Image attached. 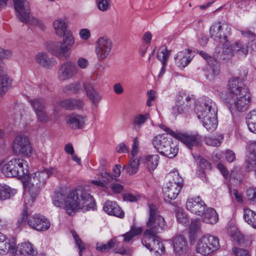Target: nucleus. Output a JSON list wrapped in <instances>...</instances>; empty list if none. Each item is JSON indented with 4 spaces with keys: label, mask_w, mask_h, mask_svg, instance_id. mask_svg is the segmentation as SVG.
<instances>
[{
    "label": "nucleus",
    "mask_w": 256,
    "mask_h": 256,
    "mask_svg": "<svg viewBox=\"0 0 256 256\" xmlns=\"http://www.w3.org/2000/svg\"><path fill=\"white\" fill-rule=\"evenodd\" d=\"M52 203L54 206L64 208L68 215L79 210H94L96 207L93 197L81 190H71L66 194L62 191L56 192Z\"/></svg>",
    "instance_id": "nucleus-1"
},
{
    "label": "nucleus",
    "mask_w": 256,
    "mask_h": 256,
    "mask_svg": "<svg viewBox=\"0 0 256 256\" xmlns=\"http://www.w3.org/2000/svg\"><path fill=\"white\" fill-rule=\"evenodd\" d=\"M248 72L244 70L238 78H232L228 84V103L232 112H243L248 108L251 96L248 88L240 80L246 77Z\"/></svg>",
    "instance_id": "nucleus-2"
},
{
    "label": "nucleus",
    "mask_w": 256,
    "mask_h": 256,
    "mask_svg": "<svg viewBox=\"0 0 256 256\" xmlns=\"http://www.w3.org/2000/svg\"><path fill=\"white\" fill-rule=\"evenodd\" d=\"M149 218L146 224V229L144 234L142 242L150 252L158 240L156 234L166 228L164 218L157 214V208L155 205L149 204Z\"/></svg>",
    "instance_id": "nucleus-3"
},
{
    "label": "nucleus",
    "mask_w": 256,
    "mask_h": 256,
    "mask_svg": "<svg viewBox=\"0 0 256 256\" xmlns=\"http://www.w3.org/2000/svg\"><path fill=\"white\" fill-rule=\"evenodd\" d=\"M154 148L162 156L173 158L176 156L178 148L168 134H158L152 141Z\"/></svg>",
    "instance_id": "nucleus-4"
},
{
    "label": "nucleus",
    "mask_w": 256,
    "mask_h": 256,
    "mask_svg": "<svg viewBox=\"0 0 256 256\" xmlns=\"http://www.w3.org/2000/svg\"><path fill=\"white\" fill-rule=\"evenodd\" d=\"M28 162L24 159L14 158L7 163L2 164L1 168L2 172L8 177L22 176L28 174Z\"/></svg>",
    "instance_id": "nucleus-5"
},
{
    "label": "nucleus",
    "mask_w": 256,
    "mask_h": 256,
    "mask_svg": "<svg viewBox=\"0 0 256 256\" xmlns=\"http://www.w3.org/2000/svg\"><path fill=\"white\" fill-rule=\"evenodd\" d=\"M79 72V68L76 64L71 60L62 62L58 71V78L60 81L64 82L76 76Z\"/></svg>",
    "instance_id": "nucleus-6"
},
{
    "label": "nucleus",
    "mask_w": 256,
    "mask_h": 256,
    "mask_svg": "<svg viewBox=\"0 0 256 256\" xmlns=\"http://www.w3.org/2000/svg\"><path fill=\"white\" fill-rule=\"evenodd\" d=\"M228 30V26L226 24L216 22L210 27V34L215 41L224 42H227V34L229 32Z\"/></svg>",
    "instance_id": "nucleus-7"
},
{
    "label": "nucleus",
    "mask_w": 256,
    "mask_h": 256,
    "mask_svg": "<svg viewBox=\"0 0 256 256\" xmlns=\"http://www.w3.org/2000/svg\"><path fill=\"white\" fill-rule=\"evenodd\" d=\"M112 47L111 40L108 37L100 38L96 42V52L98 60L102 61L107 58L110 55Z\"/></svg>",
    "instance_id": "nucleus-8"
},
{
    "label": "nucleus",
    "mask_w": 256,
    "mask_h": 256,
    "mask_svg": "<svg viewBox=\"0 0 256 256\" xmlns=\"http://www.w3.org/2000/svg\"><path fill=\"white\" fill-rule=\"evenodd\" d=\"M172 136L182 142L190 150L200 146L202 142L201 136L197 133L188 134L172 132Z\"/></svg>",
    "instance_id": "nucleus-9"
},
{
    "label": "nucleus",
    "mask_w": 256,
    "mask_h": 256,
    "mask_svg": "<svg viewBox=\"0 0 256 256\" xmlns=\"http://www.w3.org/2000/svg\"><path fill=\"white\" fill-rule=\"evenodd\" d=\"M13 2L18 18L21 22L28 24L30 21V12L29 2L26 0H18Z\"/></svg>",
    "instance_id": "nucleus-10"
},
{
    "label": "nucleus",
    "mask_w": 256,
    "mask_h": 256,
    "mask_svg": "<svg viewBox=\"0 0 256 256\" xmlns=\"http://www.w3.org/2000/svg\"><path fill=\"white\" fill-rule=\"evenodd\" d=\"M12 147L15 152L18 154L28 156L32 152L29 140L24 136H17L15 138Z\"/></svg>",
    "instance_id": "nucleus-11"
},
{
    "label": "nucleus",
    "mask_w": 256,
    "mask_h": 256,
    "mask_svg": "<svg viewBox=\"0 0 256 256\" xmlns=\"http://www.w3.org/2000/svg\"><path fill=\"white\" fill-rule=\"evenodd\" d=\"M214 110L216 112H217L215 103L209 98L204 100L196 106V111L199 119L204 118L209 116Z\"/></svg>",
    "instance_id": "nucleus-12"
},
{
    "label": "nucleus",
    "mask_w": 256,
    "mask_h": 256,
    "mask_svg": "<svg viewBox=\"0 0 256 256\" xmlns=\"http://www.w3.org/2000/svg\"><path fill=\"white\" fill-rule=\"evenodd\" d=\"M56 172L54 168H44L42 170L37 171L32 174L29 177L32 184H36L43 186L46 183V180Z\"/></svg>",
    "instance_id": "nucleus-13"
},
{
    "label": "nucleus",
    "mask_w": 256,
    "mask_h": 256,
    "mask_svg": "<svg viewBox=\"0 0 256 256\" xmlns=\"http://www.w3.org/2000/svg\"><path fill=\"white\" fill-rule=\"evenodd\" d=\"M28 224L31 228L38 231L46 230L50 226L48 220L39 214L30 216L28 219Z\"/></svg>",
    "instance_id": "nucleus-14"
},
{
    "label": "nucleus",
    "mask_w": 256,
    "mask_h": 256,
    "mask_svg": "<svg viewBox=\"0 0 256 256\" xmlns=\"http://www.w3.org/2000/svg\"><path fill=\"white\" fill-rule=\"evenodd\" d=\"M46 48L52 55L62 59L66 58V54L70 50L62 42H49Z\"/></svg>",
    "instance_id": "nucleus-15"
},
{
    "label": "nucleus",
    "mask_w": 256,
    "mask_h": 256,
    "mask_svg": "<svg viewBox=\"0 0 256 256\" xmlns=\"http://www.w3.org/2000/svg\"><path fill=\"white\" fill-rule=\"evenodd\" d=\"M173 250L177 256L184 255L188 250V244L186 238L182 235H177L172 239Z\"/></svg>",
    "instance_id": "nucleus-16"
},
{
    "label": "nucleus",
    "mask_w": 256,
    "mask_h": 256,
    "mask_svg": "<svg viewBox=\"0 0 256 256\" xmlns=\"http://www.w3.org/2000/svg\"><path fill=\"white\" fill-rule=\"evenodd\" d=\"M188 210L198 216H202L206 210V204L200 196L188 198L186 203Z\"/></svg>",
    "instance_id": "nucleus-17"
},
{
    "label": "nucleus",
    "mask_w": 256,
    "mask_h": 256,
    "mask_svg": "<svg viewBox=\"0 0 256 256\" xmlns=\"http://www.w3.org/2000/svg\"><path fill=\"white\" fill-rule=\"evenodd\" d=\"M35 60L40 66L46 69H50L54 65V58H50L46 52L38 53L35 56Z\"/></svg>",
    "instance_id": "nucleus-18"
},
{
    "label": "nucleus",
    "mask_w": 256,
    "mask_h": 256,
    "mask_svg": "<svg viewBox=\"0 0 256 256\" xmlns=\"http://www.w3.org/2000/svg\"><path fill=\"white\" fill-rule=\"evenodd\" d=\"M104 210L108 214L112 215L118 218H123L124 216V212L117 204L112 201H106L103 208Z\"/></svg>",
    "instance_id": "nucleus-19"
},
{
    "label": "nucleus",
    "mask_w": 256,
    "mask_h": 256,
    "mask_svg": "<svg viewBox=\"0 0 256 256\" xmlns=\"http://www.w3.org/2000/svg\"><path fill=\"white\" fill-rule=\"evenodd\" d=\"M176 64L180 68L186 67L192 60L190 51L188 49L179 52L175 56Z\"/></svg>",
    "instance_id": "nucleus-20"
},
{
    "label": "nucleus",
    "mask_w": 256,
    "mask_h": 256,
    "mask_svg": "<svg viewBox=\"0 0 256 256\" xmlns=\"http://www.w3.org/2000/svg\"><path fill=\"white\" fill-rule=\"evenodd\" d=\"M84 88L88 98L95 106H98L102 98V96L94 88L93 86L88 83H84Z\"/></svg>",
    "instance_id": "nucleus-21"
},
{
    "label": "nucleus",
    "mask_w": 256,
    "mask_h": 256,
    "mask_svg": "<svg viewBox=\"0 0 256 256\" xmlns=\"http://www.w3.org/2000/svg\"><path fill=\"white\" fill-rule=\"evenodd\" d=\"M66 120L69 126L72 129L81 128L84 126L85 117L72 114L67 116Z\"/></svg>",
    "instance_id": "nucleus-22"
},
{
    "label": "nucleus",
    "mask_w": 256,
    "mask_h": 256,
    "mask_svg": "<svg viewBox=\"0 0 256 256\" xmlns=\"http://www.w3.org/2000/svg\"><path fill=\"white\" fill-rule=\"evenodd\" d=\"M182 186L176 184V182H168L164 190V196L170 200L175 199L178 196Z\"/></svg>",
    "instance_id": "nucleus-23"
},
{
    "label": "nucleus",
    "mask_w": 256,
    "mask_h": 256,
    "mask_svg": "<svg viewBox=\"0 0 256 256\" xmlns=\"http://www.w3.org/2000/svg\"><path fill=\"white\" fill-rule=\"evenodd\" d=\"M6 68L3 67L0 72V95L4 94L12 86V80L6 72Z\"/></svg>",
    "instance_id": "nucleus-24"
},
{
    "label": "nucleus",
    "mask_w": 256,
    "mask_h": 256,
    "mask_svg": "<svg viewBox=\"0 0 256 256\" xmlns=\"http://www.w3.org/2000/svg\"><path fill=\"white\" fill-rule=\"evenodd\" d=\"M183 95L184 94L180 93L177 98L176 105L172 108V113L174 116L186 112L190 108V104H184L182 103L183 102Z\"/></svg>",
    "instance_id": "nucleus-25"
},
{
    "label": "nucleus",
    "mask_w": 256,
    "mask_h": 256,
    "mask_svg": "<svg viewBox=\"0 0 256 256\" xmlns=\"http://www.w3.org/2000/svg\"><path fill=\"white\" fill-rule=\"evenodd\" d=\"M217 112H216L214 110L210 114V115L202 118L203 126L210 132L214 131L218 126V120L216 118Z\"/></svg>",
    "instance_id": "nucleus-26"
},
{
    "label": "nucleus",
    "mask_w": 256,
    "mask_h": 256,
    "mask_svg": "<svg viewBox=\"0 0 256 256\" xmlns=\"http://www.w3.org/2000/svg\"><path fill=\"white\" fill-rule=\"evenodd\" d=\"M226 42H224L223 48L221 50L220 46H217L216 48V52L218 53V57L224 60L228 58L229 56H232L235 54L233 44L230 46Z\"/></svg>",
    "instance_id": "nucleus-27"
},
{
    "label": "nucleus",
    "mask_w": 256,
    "mask_h": 256,
    "mask_svg": "<svg viewBox=\"0 0 256 256\" xmlns=\"http://www.w3.org/2000/svg\"><path fill=\"white\" fill-rule=\"evenodd\" d=\"M84 102L82 100L74 98H68L61 101L60 103V106L67 110L80 108L83 106Z\"/></svg>",
    "instance_id": "nucleus-28"
},
{
    "label": "nucleus",
    "mask_w": 256,
    "mask_h": 256,
    "mask_svg": "<svg viewBox=\"0 0 256 256\" xmlns=\"http://www.w3.org/2000/svg\"><path fill=\"white\" fill-rule=\"evenodd\" d=\"M202 220L203 222L214 224L218 220V216L216 211L212 208H208L204 212Z\"/></svg>",
    "instance_id": "nucleus-29"
},
{
    "label": "nucleus",
    "mask_w": 256,
    "mask_h": 256,
    "mask_svg": "<svg viewBox=\"0 0 256 256\" xmlns=\"http://www.w3.org/2000/svg\"><path fill=\"white\" fill-rule=\"evenodd\" d=\"M32 246L29 242H23L19 244L14 251V252L17 254L24 256L34 255L36 254Z\"/></svg>",
    "instance_id": "nucleus-30"
},
{
    "label": "nucleus",
    "mask_w": 256,
    "mask_h": 256,
    "mask_svg": "<svg viewBox=\"0 0 256 256\" xmlns=\"http://www.w3.org/2000/svg\"><path fill=\"white\" fill-rule=\"evenodd\" d=\"M52 26L55 34L60 37H62L66 32L69 30L67 28V24L65 21L61 18L56 20L53 22Z\"/></svg>",
    "instance_id": "nucleus-31"
},
{
    "label": "nucleus",
    "mask_w": 256,
    "mask_h": 256,
    "mask_svg": "<svg viewBox=\"0 0 256 256\" xmlns=\"http://www.w3.org/2000/svg\"><path fill=\"white\" fill-rule=\"evenodd\" d=\"M199 54L204 59H205L210 66L212 74L214 76L218 75L220 72V65L218 63L214 60V58L209 56L206 52L204 51H200Z\"/></svg>",
    "instance_id": "nucleus-32"
},
{
    "label": "nucleus",
    "mask_w": 256,
    "mask_h": 256,
    "mask_svg": "<svg viewBox=\"0 0 256 256\" xmlns=\"http://www.w3.org/2000/svg\"><path fill=\"white\" fill-rule=\"evenodd\" d=\"M6 236L0 232V254H4L10 251L14 253L16 246L14 244H10V242H5Z\"/></svg>",
    "instance_id": "nucleus-33"
},
{
    "label": "nucleus",
    "mask_w": 256,
    "mask_h": 256,
    "mask_svg": "<svg viewBox=\"0 0 256 256\" xmlns=\"http://www.w3.org/2000/svg\"><path fill=\"white\" fill-rule=\"evenodd\" d=\"M140 160L137 158H130L127 165L124 166L123 170H126V173L129 176H132L136 174L139 168Z\"/></svg>",
    "instance_id": "nucleus-34"
},
{
    "label": "nucleus",
    "mask_w": 256,
    "mask_h": 256,
    "mask_svg": "<svg viewBox=\"0 0 256 256\" xmlns=\"http://www.w3.org/2000/svg\"><path fill=\"white\" fill-rule=\"evenodd\" d=\"M160 157L158 154L150 155L146 157L145 166L146 168L151 172L157 167Z\"/></svg>",
    "instance_id": "nucleus-35"
},
{
    "label": "nucleus",
    "mask_w": 256,
    "mask_h": 256,
    "mask_svg": "<svg viewBox=\"0 0 256 256\" xmlns=\"http://www.w3.org/2000/svg\"><path fill=\"white\" fill-rule=\"evenodd\" d=\"M244 218L248 224L256 228V213L248 208H244Z\"/></svg>",
    "instance_id": "nucleus-36"
},
{
    "label": "nucleus",
    "mask_w": 256,
    "mask_h": 256,
    "mask_svg": "<svg viewBox=\"0 0 256 256\" xmlns=\"http://www.w3.org/2000/svg\"><path fill=\"white\" fill-rule=\"evenodd\" d=\"M16 193V190L12 189L6 184H0V200H5L10 198Z\"/></svg>",
    "instance_id": "nucleus-37"
},
{
    "label": "nucleus",
    "mask_w": 256,
    "mask_h": 256,
    "mask_svg": "<svg viewBox=\"0 0 256 256\" xmlns=\"http://www.w3.org/2000/svg\"><path fill=\"white\" fill-rule=\"evenodd\" d=\"M246 124L248 130L256 134V110H251L247 114Z\"/></svg>",
    "instance_id": "nucleus-38"
},
{
    "label": "nucleus",
    "mask_w": 256,
    "mask_h": 256,
    "mask_svg": "<svg viewBox=\"0 0 256 256\" xmlns=\"http://www.w3.org/2000/svg\"><path fill=\"white\" fill-rule=\"evenodd\" d=\"M233 46L235 54H236L238 56H243L247 55L248 47L246 44L237 41L233 44Z\"/></svg>",
    "instance_id": "nucleus-39"
},
{
    "label": "nucleus",
    "mask_w": 256,
    "mask_h": 256,
    "mask_svg": "<svg viewBox=\"0 0 256 256\" xmlns=\"http://www.w3.org/2000/svg\"><path fill=\"white\" fill-rule=\"evenodd\" d=\"M150 115L149 113L146 112L144 115L138 114L136 115L133 120V126L136 130H139L141 126L144 124L150 118Z\"/></svg>",
    "instance_id": "nucleus-40"
},
{
    "label": "nucleus",
    "mask_w": 256,
    "mask_h": 256,
    "mask_svg": "<svg viewBox=\"0 0 256 256\" xmlns=\"http://www.w3.org/2000/svg\"><path fill=\"white\" fill-rule=\"evenodd\" d=\"M246 169L248 171L255 170L256 168V154L249 152L246 158Z\"/></svg>",
    "instance_id": "nucleus-41"
},
{
    "label": "nucleus",
    "mask_w": 256,
    "mask_h": 256,
    "mask_svg": "<svg viewBox=\"0 0 256 256\" xmlns=\"http://www.w3.org/2000/svg\"><path fill=\"white\" fill-rule=\"evenodd\" d=\"M82 90V86L79 82H74L66 85L64 91L66 93L78 94Z\"/></svg>",
    "instance_id": "nucleus-42"
},
{
    "label": "nucleus",
    "mask_w": 256,
    "mask_h": 256,
    "mask_svg": "<svg viewBox=\"0 0 256 256\" xmlns=\"http://www.w3.org/2000/svg\"><path fill=\"white\" fill-rule=\"evenodd\" d=\"M142 232V229L141 228L131 226L130 230L122 235L124 237V241L128 242L135 236L140 234Z\"/></svg>",
    "instance_id": "nucleus-43"
},
{
    "label": "nucleus",
    "mask_w": 256,
    "mask_h": 256,
    "mask_svg": "<svg viewBox=\"0 0 256 256\" xmlns=\"http://www.w3.org/2000/svg\"><path fill=\"white\" fill-rule=\"evenodd\" d=\"M175 212L177 220L179 223L184 226H186L188 224V218L182 208L179 207L176 208Z\"/></svg>",
    "instance_id": "nucleus-44"
},
{
    "label": "nucleus",
    "mask_w": 256,
    "mask_h": 256,
    "mask_svg": "<svg viewBox=\"0 0 256 256\" xmlns=\"http://www.w3.org/2000/svg\"><path fill=\"white\" fill-rule=\"evenodd\" d=\"M30 102L35 113L46 108L44 101L42 98H34Z\"/></svg>",
    "instance_id": "nucleus-45"
},
{
    "label": "nucleus",
    "mask_w": 256,
    "mask_h": 256,
    "mask_svg": "<svg viewBox=\"0 0 256 256\" xmlns=\"http://www.w3.org/2000/svg\"><path fill=\"white\" fill-rule=\"evenodd\" d=\"M24 186H28V193L30 194L32 197H36L38 194L42 186L36 185L31 182V180L28 179V180L26 184L24 183Z\"/></svg>",
    "instance_id": "nucleus-46"
},
{
    "label": "nucleus",
    "mask_w": 256,
    "mask_h": 256,
    "mask_svg": "<svg viewBox=\"0 0 256 256\" xmlns=\"http://www.w3.org/2000/svg\"><path fill=\"white\" fill-rule=\"evenodd\" d=\"M97 8L102 12H106L111 8L112 0H96Z\"/></svg>",
    "instance_id": "nucleus-47"
},
{
    "label": "nucleus",
    "mask_w": 256,
    "mask_h": 256,
    "mask_svg": "<svg viewBox=\"0 0 256 256\" xmlns=\"http://www.w3.org/2000/svg\"><path fill=\"white\" fill-rule=\"evenodd\" d=\"M116 242V239H112L107 244H100L98 243L96 246V249L100 252H104L108 250L114 248Z\"/></svg>",
    "instance_id": "nucleus-48"
},
{
    "label": "nucleus",
    "mask_w": 256,
    "mask_h": 256,
    "mask_svg": "<svg viewBox=\"0 0 256 256\" xmlns=\"http://www.w3.org/2000/svg\"><path fill=\"white\" fill-rule=\"evenodd\" d=\"M168 178L170 179L168 182H176V184L183 186V180L179 176L176 170H173L168 174Z\"/></svg>",
    "instance_id": "nucleus-49"
},
{
    "label": "nucleus",
    "mask_w": 256,
    "mask_h": 256,
    "mask_svg": "<svg viewBox=\"0 0 256 256\" xmlns=\"http://www.w3.org/2000/svg\"><path fill=\"white\" fill-rule=\"evenodd\" d=\"M222 140V135L220 134L218 138L206 137L204 138V142L207 145L213 146H218L220 145Z\"/></svg>",
    "instance_id": "nucleus-50"
},
{
    "label": "nucleus",
    "mask_w": 256,
    "mask_h": 256,
    "mask_svg": "<svg viewBox=\"0 0 256 256\" xmlns=\"http://www.w3.org/2000/svg\"><path fill=\"white\" fill-rule=\"evenodd\" d=\"M71 233L74 240L75 243L79 249V254L82 256V252L86 250L85 246L74 230H71Z\"/></svg>",
    "instance_id": "nucleus-51"
},
{
    "label": "nucleus",
    "mask_w": 256,
    "mask_h": 256,
    "mask_svg": "<svg viewBox=\"0 0 256 256\" xmlns=\"http://www.w3.org/2000/svg\"><path fill=\"white\" fill-rule=\"evenodd\" d=\"M62 36L64 38L62 42L70 49L74 42V39L72 32L69 30Z\"/></svg>",
    "instance_id": "nucleus-52"
},
{
    "label": "nucleus",
    "mask_w": 256,
    "mask_h": 256,
    "mask_svg": "<svg viewBox=\"0 0 256 256\" xmlns=\"http://www.w3.org/2000/svg\"><path fill=\"white\" fill-rule=\"evenodd\" d=\"M38 122L42 124H46L50 120V117L46 111V108L36 113Z\"/></svg>",
    "instance_id": "nucleus-53"
},
{
    "label": "nucleus",
    "mask_w": 256,
    "mask_h": 256,
    "mask_svg": "<svg viewBox=\"0 0 256 256\" xmlns=\"http://www.w3.org/2000/svg\"><path fill=\"white\" fill-rule=\"evenodd\" d=\"M168 52L166 48H162L157 54V58L162 62V65H166L168 58Z\"/></svg>",
    "instance_id": "nucleus-54"
},
{
    "label": "nucleus",
    "mask_w": 256,
    "mask_h": 256,
    "mask_svg": "<svg viewBox=\"0 0 256 256\" xmlns=\"http://www.w3.org/2000/svg\"><path fill=\"white\" fill-rule=\"evenodd\" d=\"M10 54V51L8 50H4L0 47V72L2 70L3 67L4 66L2 59L7 58Z\"/></svg>",
    "instance_id": "nucleus-55"
},
{
    "label": "nucleus",
    "mask_w": 256,
    "mask_h": 256,
    "mask_svg": "<svg viewBox=\"0 0 256 256\" xmlns=\"http://www.w3.org/2000/svg\"><path fill=\"white\" fill-rule=\"evenodd\" d=\"M228 232L230 236L234 238H238L240 234V232L237 228L232 224H230L228 226Z\"/></svg>",
    "instance_id": "nucleus-56"
},
{
    "label": "nucleus",
    "mask_w": 256,
    "mask_h": 256,
    "mask_svg": "<svg viewBox=\"0 0 256 256\" xmlns=\"http://www.w3.org/2000/svg\"><path fill=\"white\" fill-rule=\"evenodd\" d=\"M246 197L250 201L256 202V188H250L246 192Z\"/></svg>",
    "instance_id": "nucleus-57"
},
{
    "label": "nucleus",
    "mask_w": 256,
    "mask_h": 256,
    "mask_svg": "<svg viewBox=\"0 0 256 256\" xmlns=\"http://www.w3.org/2000/svg\"><path fill=\"white\" fill-rule=\"evenodd\" d=\"M198 160L200 164V166L203 169L210 170L211 168V164L210 162L201 156H198Z\"/></svg>",
    "instance_id": "nucleus-58"
},
{
    "label": "nucleus",
    "mask_w": 256,
    "mask_h": 256,
    "mask_svg": "<svg viewBox=\"0 0 256 256\" xmlns=\"http://www.w3.org/2000/svg\"><path fill=\"white\" fill-rule=\"evenodd\" d=\"M36 198V197H32L31 194L28 192L24 194V198L25 206L26 207L31 206L34 202Z\"/></svg>",
    "instance_id": "nucleus-59"
},
{
    "label": "nucleus",
    "mask_w": 256,
    "mask_h": 256,
    "mask_svg": "<svg viewBox=\"0 0 256 256\" xmlns=\"http://www.w3.org/2000/svg\"><path fill=\"white\" fill-rule=\"evenodd\" d=\"M152 251H155L156 253L162 254L164 253L165 251V248L162 242L158 240L156 242L155 246L152 249Z\"/></svg>",
    "instance_id": "nucleus-60"
},
{
    "label": "nucleus",
    "mask_w": 256,
    "mask_h": 256,
    "mask_svg": "<svg viewBox=\"0 0 256 256\" xmlns=\"http://www.w3.org/2000/svg\"><path fill=\"white\" fill-rule=\"evenodd\" d=\"M89 65L88 60L84 58H80L77 61V66L78 68L86 69Z\"/></svg>",
    "instance_id": "nucleus-61"
},
{
    "label": "nucleus",
    "mask_w": 256,
    "mask_h": 256,
    "mask_svg": "<svg viewBox=\"0 0 256 256\" xmlns=\"http://www.w3.org/2000/svg\"><path fill=\"white\" fill-rule=\"evenodd\" d=\"M232 252L236 256H250L248 252L246 250L234 248Z\"/></svg>",
    "instance_id": "nucleus-62"
},
{
    "label": "nucleus",
    "mask_w": 256,
    "mask_h": 256,
    "mask_svg": "<svg viewBox=\"0 0 256 256\" xmlns=\"http://www.w3.org/2000/svg\"><path fill=\"white\" fill-rule=\"evenodd\" d=\"M138 147H139V142L138 140V138L137 137H135L133 140V143L132 146V154L133 156H135L138 151Z\"/></svg>",
    "instance_id": "nucleus-63"
},
{
    "label": "nucleus",
    "mask_w": 256,
    "mask_h": 256,
    "mask_svg": "<svg viewBox=\"0 0 256 256\" xmlns=\"http://www.w3.org/2000/svg\"><path fill=\"white\" fill-rule=\"evenodd\" d=\"M226 158L229 162H232L236 160L235 154L230 150H226L225 152Z\"/></svg>",
    "instance_id": "nucleus-64"
}]
</instances>
